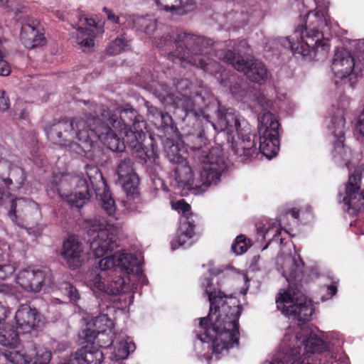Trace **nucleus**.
Masks as SVG:
<instances>
[{
  "label": "nucleus",
  "instance_id": "nucleus-30",
  "mask_svg": "<svg viewBox=\"0 0 364 364\" xmlns=\"http://www.w3.org/2000/svg\"><path fill=\"white\" fill-rule=\"evenodd\" d=\"M68 124L65 121H58L46 129V136L52 143L66 146Z\"/></svg>",
  "mask_w": 364,
  "mask_h": 364
},
{
  "label": "nucleus",
  "instance_id": "nucleus-20",
  "mask_svg": "<svg viewBox=\"0 0 364 364\" xmlns=\"http://www.w3.org/2000/svg\"><path fill=\"white\" fill-rule=\"evenodd\" d=\"M73 27L77 30V44L84 52H90L93 49L97 35L104 31L103 27L97 25L94 19L86 17L80 18L78 24Z\"/></svg>",
  "mask_w": 364,
  "mask_h": 364
},
{
  "label": "nucleus",
  "instance_id": "nucleus-39",
  "mask_svg": "<svg viewBox=\"0 0 364 364\" xmlns=\"http://www.w3.org/2000/svg\"><path fill=\"white\" fill-rule=\"evenodd\" d=\"M100 197L102 208L109 216H114L116 211V206L110 193L109 191H105Z\"/></svg>",
  "mask_w": 364,
  "mask_h": 364
},
{
  "label": "nucleus",
  "instance_id": "nucleus-13",
  "mask_svg": "<svg viewBox=\"0 0 364 364\" xmlns=\"http://www.w3.org/2000/svg\"><path fill=\"white\" fill-rule=\"evenodd\" d=\"M128 279H129V275ZM131 282H139L144 284L146 283V279L144 275L143 278L141 279L134 277H132ZM87 282V285L94 291H98L100 292H105L109 295H117L122 293H126L135 288L134 283L130 284V281L127 282V280L121 276L112 278L110 281L107 282V284H105V282L102 281V276L95 271H92L88 274Z\"/></svg>",
  "mask_w": 364,
  "mask_h": 364
},
{
  "label": "nucleus",
  "instance_id": "nucleus-15",
  "mask_svg": "<svg viewBox=\"0 0 364 364\" xmlns=\"http://www.w3.org/2000/svg\"><path fill=\"white\" fill-rule=\"evenodd\" d=\"M216 55L225 62L229 63L238 71L245 73L250 80L260 83L267 77V72L262 63L252 60L245 61L238 54L230 50L225 53L223 51H217Z\"/></svg>",
  "mask_w": 364,
  "mask_h": 364
},
{
  "label": "nucleus",
  "instance_id": "nucleus-54",
  "mask_svg": "<svg viewBox=\"0 0 364 364\" xmlns=\"http://www.w3.org/2000/svg\"><path fill=\"white\" fill-rule=\"evenodd\" d=\"M70 301H77L79 298V294L75 288H74L73 286H70Z\"/></svg>",
  "mask_w": 364,
  "mask_h": 364
},
{
  "label": "nucleus",
  "instance_id": "nucleus-17",
  "mask_svg": "<svg viewBox=\"0 0 364 364\" xmlns=\"http://www.w3.org/2000/svg\"><path fill=\"white\" fill-rule=\"evenodd\" d=\"M87 177L80 176H73L71 178L72 183L75 184L77 190L70 195V205L75 206L77 208H82L89 200L90 186H95L97 180L102 179V176L99 170L95 167L87 168Z\"/></svg>",
  "mask_w": 364,
  "mask_h": 364
},
{
  "label": "nucleus",
  "instance_id": "nucleus-59",
  "mask_svg": "<svg viewBox=\"0 0 364 364\" xmlns=\"http://www.w3.org/2000/svg\"><path fill=\"white\" fill-rule=\"evenodd\" d=\"M346 166L348 167V168H349V169L350 168V163H349V162H346Z\"/></svg>",
  "mask_w": 364,
  "mask_h": 364
},
{
  "label": "nucleus",
  "instance_id": "nucleus-4",
  "mask_svg": "<svg viewBox=\"0 0 364 364\" xmlns=\"http://www.w3.org/2000/svg\"><path fill=\"white\" fill-rule=\"evenodd\" d=\"M101 114L104 119H107L117 129L120 136L123 138L122 141L119 137L106 125L105 122L98 117H91L87 120V124L91 133L97 136V139L102 141L107 147L112 151H121L123 150L124 143L127 144L130 147L139 150L141 148V144L139 143L136 134L134 132L125 122V115L130 114V120L136 117L135 110L132 108L124 109L119 111L120 118L115 114H110L109 111L105 109L102 107L100 108ZM138 134H139L138 133Z\"/></svg>",
  "mask_w": 364,
  "mask_h": 364
},
{
  "label": "nucleus",
  "instance_id": "nucleus-37",
  "mask_svg": "<svg viewBox=\"0 0 364 364\" xmlns=\"http://www.w3.org/2000/svg\"><path fill=\"white\" fill-rule=\"evenodd\" d=\"M32 205L33 203L31 201L25 198H17L11 200V210L9 213L11 220L18 224L17 221V214H18L19 216L24 215L30 210Z\"/></svg>",
  "mask_w": 364,
  "mask_h": 364
},
{
  "label": "nucleus",
  "instance_id": "nucleus-2",
  "mask_svg": "<svg viewBox=\"0 0 364 364\" xmlns=\"http://www.w3.org/2000/svg\"><path fill=\"white\" fill-rule=\"evenodd\" d=\"M277 264L289 284L287 291L279 294V296L276 300L277 309L288 317L307 321L313 314V305L311 301L297 287V283L302 279L304 262L296 253L294 256H278Z\"/></svg>",
  "mask_w": 364,
  "mask_h": 364
},
{
  "label": "nucleus",
  "instance_id": "nucleus-6",
  "mask_svg": "<svg viewBox=\"0 0 364 364\" xmlns=\"http://www.w3.org/2000/svg\"><path fill=\"white\" fill-rule=\"evenodd\" d=\"M192 38L189 34L185 33H178L174 42L177 50L174 53L170 54L168 58L174 63H176L177 60H187L212 75L219 73L221 69L220 64L206 56V55H210L213 50L210 41L202 38H196L194 41L196 48L191 55L190 50L186 47L188 42Z\"/></svg>",
  "mask_w": 364,
  "mask_h": 364
},
{
  "label": "nucleus",
  "instance_id": "nucleus-38",
  "mask_svg": "<svg viewBox=\"0 0 364 364\" xmlns=\"http://www.w3.org/2000/svg\"><path fill=\"white\" fill-rule=\"evenodd\" d=\"M221 85L230 88V93L237 100H240L244 96L245 90L242 87L241 82H239L236 76L231 75L228 80H222Z\"/></svg>",
  "mask_w": 364,
  "mask_h": 364
},
{
  "label": "nucleus",
  "instance_id": "nucleus-3",
  "mask_svg": "<svg viewBox=\"0 0 364 364\" xmlns=\"http://www.w3.org/2000/svg\"><path fill=\"white\" fill-rule=\"evenodd\" d=\"M170 160L178 163L175 168L177 182L191 190L196 195L203 194L211 186L218 185L225 168L222 151L218 147H214L208 151H203L200 167L196 171L186 162L181 163V158L178 156L170 158Z\"/></svg>",
  "mask_w": 364,
  "mask_h": 364
},
{
  "label": "nucleus",
  "instance_id": "nucleus-7",
  "mask_svg": "<svg viewBox=\"0 0 364 364\" xmlns=\"http://www.w3.org/2000/svg\"><path fill=\"white\" fill-rule=\"evenodd\" d=\"M85 228L87 230L88 235L97 233L90 242V249L95 257H102L117 247L115 235L118 227L111 221L95 217L85 221Z\"/></svg>",
  "mask_w": 364,
  "mask_h": 364
},
{
  "label": "nucleus",
  "instance_id": "nucleus-63",
  "mask_svg": "<svg viewBox=\"0 0 364 364\" xmlns=\"http://www.w3.org/2000/svg\"><path fill=\"white\" fill-rule=\"evenodd\" d=\"M21 118H24L25 117L23 115V114L21 115Z\"/></svg>",
  "mask_w": 364,
  "mask_h": 364
},
{
  "label": "nucleus",
  "instance_id": "nucleus-41",
  "mask_svg": "<svg viewBox=\"0 0 364 364\" xmlns=\"http://www.w3.org/2000/svg\"><path fill=\"white\" fill-rule=\"evenodd\" d=\"M65 176L66 174L64 173L56 174L53 177L52 183L55 187V191L58 193L60 197L67 200L68 196L66 193L63 192V188H65L67 185V181L64 179V177Z\"/></svg>",
  "mask_w": 364,
  "mask_h": 364
},
{
  "label": "nucleus",
  "instance_id": "nucleus-11",
  "mask_svg": "<svg viewBox=\"0 0 364 364\" xmlns=\"http://www.w3.org/2000/svg\"><path fill=\"white\" fill-rule=\"evenodd\" d=\"M295 333L291 327L287 330L282 344L279 355L271 362L262 364H311L308 354L302 343L294 341Z\"/></svg>",
  "mask_w": 364,
  "mask_h": 364
},
{
  "label": "nucleus",
  "instance_id": "nucleus-60",
  "mask_svg": "<svg viewBox=\"0 0 364 364\" xmlns=\"http://www.w3.org/2000/svg\"><path fill=\"white\" fill-rule=\"evenodd\" d=\"M205 359L207 360L208 363H209V361L211 359V357L207 356V357H205Z\"/></svg>",
  "mask_w": 364,
  "mask_h": 364
},
{
  "label": "nucleus",
  "instance_id": "nucleus-48",
  "mask_svg": "<svg viewBox=\"0 0 364 364\" xmlns=\"http://www.w3.org/2000/svg\"><path fill=\"white\" fill-rule=\"evenodd\" d=\"M6 151L5 149L0 146V178L5 176L6 171H4V168L10 166V161L4 159L2 155Z\"/></svg>",
  "mask_w": 364,
  "mask_h": 364
},
{
  "label": "nucleus",
  "instance_id": "nucleus-10",
  "mask_svg": "<svg viewBox=\"0 0 364 364\" xmlns=\"http://www.w3.org/2000/svg\"><path fill=\"white\" fill-rule=\"evenodd\" d=\"M338 196L348 210H359L364 205V162L349 175L344 191H340Z\"/></svg>",
  "mask_w": 364,
  "mask_h": 364
},
{
  "label": "nucleus",
  "instance_id": "nucleus-46",
  "mask_svg": "<svg viewBox=\"0 0 364 364\" xmlns=\"http://www.w3.org/2000/svg\"><path fill=\"white\" fill-rule=\"evenodd\" d=\"M0 5L3 6L8 11L15 13L21 12L18 0H0Z\"/></svg>",
  "mask_w": 364,
  "mask_h": 364
},
{
  "label": "nucleus",
  "instance_id": "nucleus-55",
  "mask_svg": "<svg viewBox=\"0 0 364 364\" xmlns=\"http://www.w3.org/2000/svg\"><path fill=\"white\" fill-rule=\"evenodd\" d=\"M9 198V193L4 188L0 187V204L2 205L6 199Z\"/></svg>",
  "mask_w": 364,
  "mask_h": 364
},
{
  "label": "nucleus",
  "instance_id": "nucleus-24",
  "mask_svg": "<svg viewBox=\"0 0 364 364\" xmlns=\"http://www.w3.org/2000/svg\"><path fill=\"white\" fill-rule=\"evenodd\" d=\"M355 63L353 58L346 50H337L334 54L331 70L335 76L343 79L349 76L354 68Z\"/></svg>",
  "mask_w": 364,
  "mask_h": 364
},
{
  "label": "nucleus",
  "instance_id": "nucleus-18",
  "mask_svg": "<svg viewBox=\"0 0 364 364\" xmlns=\"http://www.w3.org/2000/svg\"><path fill=\"white\" fill-rule=\"evenodd\" d=\"M216 117L215 123L213 124L215 130L227 131L228 133L235 131L237 134L247 131L248 122L232 108H225L218 104Z\"/></svg>",
  "mask_w": 364,
  "mask_h": 364
},
{
  "label": "nucleus",
  "instance_id": "nucleus-58",
  "mask_svg": "<svg viewBox=\"0 0 364 364\" xmlns=\"http://www.w3.org/2000/svg\"><path fill=\"white\" fill-rule=\"evenodd\" d=\"M171 151H176L178 149V147H177V146L173 145L171 147Z\"/></svg>",
  "mask_w": 364,
  "mask_h": 364
},
{
  "label": "nucleus",
  "instance_id": "nucleus-27",
  "mask_svg": "<svg viewBox=\"0 0 364 364\" xmlns=\"http://www.w3.org/2000/svg\"><path fill=\"white\" fill-rule=\"evenodd\" d=\"M289 215H291L294 219V223H297L299 210L294 208L287 211L285 215L280 216L279 223L277 222H272V223H269L267 228L262 227L260 225H257V232L262 234L264 239L271 240L276 238L281 233L282 225H284V227L287 226L284 218L288 217Z\"/></svg>",
  "mask_w": 364,
  "mask_h": 364
},
{
  "label": "nucleus",
  "instance_id": "nucleus-57",
  "mask_svg": "<svg viewBox=\"0 0 364 364\" xmlns=\"http://www.w3.org/2000/svg\"><path fill=\"white\" fill-rule=\"evenodd\" d=\"M68 242V240H65L64 242H63V249H64V251L62 252V256L65 258V259H67V261L68 262V256H67V252H66V248H67V244Z\"/></svg>",
  "mask_w": 364,
  "mask_h": 364
},
{
  "label": "nucleus",
  "instance_id": "nucleus-26",
  "mask_svg": "<svg viewBox=\"0 0 364 364\" xmlns=\"http://www.w3.org/2000/svg\"><path fill=\"white\" fill-rule=\"evenodd\" d=\"M112 358L116 361L126 359L135 350L132 341L123 334L116 335L111 346Z\"/></svg>",
  "mask_w": 364,
  "mask_h": 364
},
{
  "label": "nucleus",
  "instance_id": "nucleus-53",
  "mask_svg": "<svg viewBox=\"0 0 364 364\" xmlns=\"http://www.w3.org/2000/svg\"><path fill=\"white\" fill-rule=\"evenodd\" d=\"M358 58L364 60V40L360 41L358 43Z\"/></svg>",
  "mask_w": 364,
  "mask_h": 364
},
{
  "label": "nucleus",
  "instance_id": "nucleus-49",
  "mask_svg": "<svg viewBox=\"0 0 364 364\" xmlns=\"http://www.w3.org/2000/svg\"><path fill=\"white\" fill-rule=\"evenodd\" d=\"M10 105V101L3 90H0V110H6Z\"/></svg>",
  "mask_w": 364,
  "mask_h": 364
},
{
  "label": "nucleus",
  "instance_id": "nucleus-21",
  "mask_svg": "<svg viewBox=\"0 0 364 364\" xmlns=\"http://www.w3.org/2000/svg\"><path fill=\"white\" fill-rule=\"evenodd\" d=\"M132 165L129 159H124L119 164L117 169L119 183L127 196L134 195L139 184V178Z\"/></svg>",
  "mask_w": 364,
  "mask_h": 364
},
{
  "label": "nucleus",
  "instance_id": "nucleus-61",
  "mask_svg": "<svg viewBox=\"0 0 364 364\" xmlns=\"http://www.w3.org/2000/svg\"><path fill=\"white\" fill-rule=\"evenodd\" d=\"M242 146H244V144H242V145H238V146H237V147H239V148H241V147H242Z\"/></svg>",
  "mask_w": 364,
  "mask_h": 364
},
{
  "label": "nucleus",
  "instance_id": "nucleus-40",
  "mask_svg": "<svg viewBox=\"0 0 364 364\" xmlns=\"http://www.w3.org/2000/svg\"><path fill=\"white\" fill-rule=\"evenodd\" d=\"M129 48L130 45L128 41H127L124 36H121L112 42L109 48V52L111 54L117 55L122 51L128 50Z\"/></svg>",
  "mask_w": 364,
  "mask_h": 364
},
{
  "label": "nucleus",
  "instance_id": "nucleus-56",
  "mask_svg": "<svg viewBox=\"0 0 364 364\" xmlns=\"http://www.w3.org/2000/svg\"><path fill=\"white\" fill-rule=\"evenodd\" d=\"M327 291H328V294L330 295V297H332L337 292V287L333 285V284L328 286L327 287Z\"/></svg>",
  "mask_w": 364,
  "mask_h": 364
},
{
  "label": "nucleus",
  "instance_id": "nucleus-29",
  "mask_svg": "<svg viewBox=\"0 0 364 364\" xmlns=\"http://www.w3.org/2000/svg\"><path fill=\"white\" fill-rule=\"evenodd\" d=\"M194 220H188V218H184L183 220H181L176 236L171 243L173 250L185 246L186 244L188 245H190L189 241L194 235Z\"/></svg>",
  "mask_w": 364,
  "mask_h": 364
},
{
  "label": "nucleus",
  "instance_id": "nucleus-22",
  "mask_svg": "<svg viewBox=\"0 0 364 364\" xmlns=\"http://www.w3.org/2000/svg\"><path fill=\"white\" fill-rule=\"evenodd\" d=\"M39 314L36 309L27 304L19 306L16 312L14 320L17 331L21 333L31 332L37 326Z\"/></svg>",
  "mask_w": 364,
  "mask_h": 364
},
{
  "label": "nucleus",
  "instance_id": "nucleus-43",
  "mask_svg": "<svg viewBox=\"0 0 364 364\" xmlns=\"http://www.w3.org/2000/svg\"><path fill=\"white\" fill-rule=\"evenodd\" d=\"M347 153V149L344 147L342 139H337V141L334 144L333 151V156L337 162L344 160V156Z\"/></svg>",
  "mask_w": 364,
  "mask_h": 364
},
{
  "label": "nucleus",
  "instance_id": "nucleus-44",
  "mask_svg": "<svg viewBox=\"0 0 364 364\" xmlns=\"http://www.w3.org/2000/svg\"><path fill=\"white\" fill-rule=\"evenodd\" d=\"M232 250L236 255H242L247 250L246 239L244 235H239L232 245Z\"/></svg>",
  "mask_w": 364,
  "mask_h": 364
},
{
  "label": "nucleus",
  "instance_id": "nucleus-8",
  "mask_svg": "<svg viewBox=\"0 0 364 364\" xmlns=\"http://www.w3.org/2000/svg\"><path fill=\"white\" fill-rule=\"evenodd\" d=\"M291 318L298 321L296 327L293 329L295 333L294 341L296 343H302L307 352L321 353L326 348L327 343L332 346L339 344L341 338L338 333L320 331L317 328H311L306 324L310 321L311 316L305 321L299 320L297 318Z\"/></svg>",
  "mask_w": 364,
  "mask_h": 364
},
{
  "label": "nucleus",
  "instance_id": "nucleus-34",
  "mask_svg": "<svg viewBox=\"0 0 364 364\" xmlns=\"http://www.w3.org/2000/svg\"><path fill=\"white\" fill-rule=\"evenodd\" d=\"M14 272V267L11 264L0 266V280H4L7 277L11 275ZM12 291L11 286L4 283H0V293L9 294ZM8 309L0 303V323L4 321L9 314Z\"/></svg>",
  "mask_w": 364,
  "mask_h": 364
},
{
  "label": "nucleus",
  "instance_id": "nucleus-35",
  "mask_svg": "<svg viewBox=\"0 0 364 364\" xmlns=\"http://www.w3.org/2000/svg\"><path fill=\"white\" fill-rule=\"evenodd\" d=\"M159 10L171 13H180L184 9L193 5V0H155Z\"/></svg>",
  "mask_w": 364,
  "mask_h": 364
},
{
  "label": "nucleus",
  "instance_id": "nucleus-28",
  "mask_svg": "<svg viewBox=\"0 0 364 364\" xmlns=\"http://www.w3.org/2000/svg\"><path fill=\"white\" fill-rule=\"evenodd\" d=\"M102 359V352L93 344H87L77 353L74 360L70 359V364H101Z\"/></svg>",
  "mask_w": 364,
  "mask_h": 364
},
{
  "label": "nucleus",
  "instance_id": "nucleus-19",
  "mask_svg": "<svg viewBox=\"0 0 364 364\" xmlns=\"http://www.w3.org/2000/svg\"><path fill=\"white\" fill-rule=\"evenodd\" d=\"M16 281L25 290L37 293L43 285L50 283V274L48 270L28 267L18 272Z\"/></svg>",
  "mask_w": 364,
  "mask_h": 364
},
{
  "label": "nucleus",
  "instance_id": "nucleus-14",
  "mask_svg": "<svg viewBox=\"0 0 364 364\" xmlns=\"http://www.w3.org/2000/svg\"><path fill=\"white\" fill-rule=\"evenodd\" d=\"M82 333L88 343L94 341L100 348L110 347L116 336L114 323L105 314L97 316L92 323H88Z\"/></svg>",
  "mask_w": 364,
  "mask_h": 364
},
{
  "label": "nucleus",
  "instance_id": "nucleus-31",
  "mask_svg": "<svg viewBox=\"0 0 364 364\" xmlns=\"http://www.w3.org/2000/svg\"><path fill=\"white\" fill-rule=\"evenodd\" d=\"M21 333L17 331L16 327L10 324H6L3 329L0 331V344L4 346L9 347L11 350H6L3 353H9L16 350L15 348L19 343V334Z\"/></svg>",
  "mask_w": 364,
  "mask_h": 364
},
{
  "label": "nucleus",
  "instance_id": "nucleus-23",
  "mask_svg": "<svg viewBox=\"0 0 364 364\" xmlns=\"http://www.w3.org/2000/svg\"><path fill=\"white\" fill-rule=\"evenodd\" d=\"M242 132L237 134V139H234L231 144L234 154L241 157L242 160L252 156L257 151L255 136L250 134V127H248L247 132Z\"/></svg>",
  "mask_w": 364,
  "mask_h": 364
},
{
  "label": "nucleus",
  "instance_id": "nucleus-12",
  "mask_svg": "<svg viewBox=\"0 0 364 364\" xmlns=\"http://www.w3.org/2000/svg\"><path fill=\"white\" fill-rule=\"evenodd\" d=\"M142 258L141 255H133L128 252H117L111 257L102 258L99 262V267L102 271L109 270L114 267H119L132 277L143 278V272L140 268Z\"/></svg>",
  "mask_w": 364,
  "mask_h": 364
},
{
  "label": "nucleus",
  "instance_id": "nucleus-1",
  "mask_svg": "<svg viewBox=\"0 0 364 364\" xmlns=\"http://www.w3.org/2000/svg\"><path fill=\"white\" fill-rule=\"evenodd\" d=\"M202 284L210 302V312L200 319L204 333L198 336L200 342L196 346L211 342L213 353L220 358V355H227L230 348L239 345L238 320L242 307L236 299L217 291L210 279H205Z\"/></svg>",
  "mask_w": 364,
  "mask_h": 364
},
{
  "label": "nucleus",
  "instance_id": "nucleus-16",
  "mask_svg": "<svg viewBox=\"0 0 364 364\" xmlns=\"http://www.w3.org/2000/svg\"><path fill=\"white\" fill-rule=\"evenodd\" d=\"M5 358L13 364H48L52 353L46 348L37 347L32 342L23 344L20 350H13L4 353Z\"/></svg>",
  "mask_w": 364,
  "mask_h": 364
},
{
  "label": "nucleus",
  "instance_id": "nucleus-36",
  "mask_svg": "<svg viewBox=\"0 0 364 364\" xmlns=\"http://www.w3.org/2000/svg\"><path fill=\"white\" fill-rule=\"evenodd\" d=\"M6 171L5 176L9 174L11 177L1 178L4 183L7 186L12 184L14 181L18 188H21L26 181V173L23 168L18 166H14L10 162V166L4 168Z\"/></svg>",
  "mask_w": 364,
  "mask_h": 364
},
{
  "label": "nucleus",
  "instance_id": "nucleus-9",
  "mask_svg": "<svg viewBox=\"0 0 364 364\" xmlns=\"http://www.w3.org/2000/svg\"><path fill=\"white\" fill-rule=\"evenodd\" d=\"M259 150L267 159L276 156L279 149V127L277 117L269 112H265L258 117Z\"/></svg>",
  "mask_w": 364,
  "mask_h": 364
},
{
  "label": "nucleus",
  "instance_id": "nucleus-5",
  "mask_svg": "<svg viewBox=\"0 0 364 364\" xmlns=\"http://www.w3.org/2000/svg\"><path fill=\"white\" fill-rule=\"evenodd\" d=\"M321 1L314 0L316 4V11L308 13L305 26L298 28L292 38H287V45L286 43L284 45L288 46L293 53L306 55L310 49L326 46V43L323 40V34L318 31V28L328 25L326 7L320 6Z\"/></svg>",
  "mask_w": 364,
  "mask_h": 364
},
{
  "label": "nucleus",
  "instance_id": "nucleus-51",
  "mask_svg": "<svg viewBox=\"0 0 364 364\" xmlns=\"http://www.w3.org/2000/svg\"><path fill=\"white\" fill-rule=\"evenodd\" d=\"M171 42H172V37L168 36V38L166 37L163 39L161 38L159 41H156L154 43H155L156 46L162 48L164 46H168L169 44L171 43Z\"/></svg>",
  "mask_w": 364,
  "mask_h": 364
},
{
  "label": "nucleus",
  "instance_id": "nucleus-62",
  "mask_svg": "<svg viewBox=\"0 0 364 364\" xmlns=\"http://www.w3.org/2000/svg\"><path fill=\"white\" fill-rule=\"evenodd\" d=\"M203 358H205V355H200V359H202Z\"/></svg>",
  "mask_w": 364,
  "mask_h": 364
},
{
  "label": "nucleus",
  "instance_id": "nucleus-52",
  "mask_svg": "<svg viewBox=\"0 0 364 364\" xmlns=\"http://www.w3.org/2000/svg\"><path fill=\"white\" fill-rule=\"evenodd\" d=\"M104 12L107 14V18L114 23H118L119 18L115 16V14L109 9L104 7L103 8Z\"/></svg>",
  "mask_w": 364,
  "mask_h": 364
},
{
  "label": "nucleus",
  "instance_id": "nucleus-25",
  "mask_svg": "<svg viewBox=\"0 0 364 364\" xmlns=\"http://www.w3.org/2000/svg\"><path fill=\"white\" fill-rule=\"evenodd\" d=\"M38 26V23L36 21L22 25L20 38L26 48L32 49L43 43L45 38L39 31Z\"/></svg>",
  "mask_w": 364,
  "mask_h": 364
},
{
  "label": "nucleus",
  "instance_id": "nucleus-32",
  "mask_svg": "<svg viewBox=\"0 0 364 364\" xmlns=\"http://www.w3.org/2000/svg\"><path fill=\"white\" fill-rule=\"evenodd\" d=\"M70 268H76L85 262L86 256L83 252L82 243L75 236L70 235Z\"/></svg>",
  "mask_w": 364,
  "mask_h": 364
},
{
  "label": "nucleus",
  "instance_id": "nucleus-45",
  "mask_svg": "<svg viewBox=\"0 0 364 364\" xmlns=\"http://www.w3.org/2000/svg\"><path fill=\"white\" fill-rule=\"evenodd\" d=\"M157 117H159L161 122V126L164 128L170 127L172 124V118L168 113H163L157 109L154 108L152 111Z\"/></svg>",
  "mask_w": 364,
  "mask_h": 364
},
{
  "label": "nucleus",
  "instance_id": "nucleus-50",
  "mask_svg": "<svg viewBox=\"0 0 364 364\" xmlns=\"http://www.w3.org/2000/svg\"><path fill=\"white\" fill-rule=\"evenodd\" d=\"M11 73V67L9 63L2 59L0 55V75L8 76Z\"/></svg>",
  "mask_w": 364,
  "mask_h": 364
},
{
  "label": "nucleus",
  "instance_id": "nucleus-42",
  "mask_svg": "<svg viewBox=\"0 0 364 364\" xmlns=\"http://www.w3.org/2000/svg\"><path fill=\"white\" fill-rule=\"evenodd\" d=\"M172 207L179 213H182L180 222H181V220H183L184 218H188V220L191 221L193 220L191 216L192 214L190 213L191 206L189 204L186 203L184 200H181L176 203H173Z\"/></svg>",
  "mask_w": 364,
  "mask_h": 364
},
{
  "label": "nucleus",
  "instance_id": "nucleus-33",
  "mask_svg": "<svg viewBox=\"0 0 364 364\" xmlns=\"http://www.w3.org/2000/svg\"><path fill=\"white\" fill-rule=\"evenodd\" d=\"M345 115L346 112L343 109L337 108L331 116V124L328 126V129L334 137L337 139H342L344 136L346 129Z\"/></svg>",
  "mask_w": 364,
  "mask_h": 364
},
{
  "label": "nucleus",
  "instance_id": "nucleus-47",
  "mask_svg": "<svg viewBox=\"0 0 364 364\" xmlns=\"http://www.w3.org/2000/svg\"><path fill=\"white\" fill-rule=\"evenodd\" d=\"M142 24L144 25V32L151 35L156 28V23L154 20L142 18Z\"/></svg>",
  "mask_w": 364,
  "mask_h": 364
}]
</instances>
